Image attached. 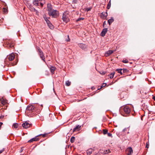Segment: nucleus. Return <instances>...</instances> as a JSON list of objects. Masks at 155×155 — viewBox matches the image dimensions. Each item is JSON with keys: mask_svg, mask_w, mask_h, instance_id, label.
Segmentation results:
<instances>
[{"mask_svg": "<svg viewBox=\"0 0 155 155\" xmlns=\"http://www.w3.org/2000/svg\"><path fill=\"white\" fill-rule=\"evenodd\" d=\"M93 152V150L91 149H88L87 151V153L88 154H91Z\"/></svg>", "mask_w": 155, "mask_h": 155, "instance_id": "23", "label": "nucleus"}, {"mask_svg": "<svg viewBox=\"0 0 155 155\" xmlns=\"http://www.w3.org/2000/svg\"><path fill=\"white\" fill-rule=\"evenodd\" d=\"M107 33V28H104L101 33V35L102 37L105 36V34Z\"/></svg>", "mask_w": 155, "mask_h": 155, "instance_id": "16", "label": "nucleus"}, {"mask_svg": "<svg viewBox=\"0 0 155 155\" xmlns=\"http://www.w3.org/2000/svg\"><path fill=\"white\" fill-rule=\"evenodd\" d=\"M75 140V137H72L70 139V141L71 143H73L74 142Z\"/></svg>", "mask_w": 155, "mask_h": 155, "instance_id": "26", "label": "nucleus"}, {"mask_svg": "<svg viewBox=\"0 0 155 155\" xmlns=\"http://www.w3.org/2000/svg\"><path fill=\"white\" fill-rule=\"evenodd\" d=\"M5 43L8 46L9 48H12L15 45L14 41L11 39H7Z\"/></svg>", "mask_w": 155, "mask_h": 155, "instance_id": "6", "label": "nucleus"}, {"mask_svg": "<svg viewBox=\"0 0 155 155\" xmlns=\"http://www.w3.org/2000/svg\"><path fill=\"white\" fill-rule=\"evenodd\" d=\"M32 104H33V105H34V104H36V107H35V110L36 109H39L43 107L42 104H41L40 105L38 104H37V103H34Z\"/></svg>", "mask_w": 155, "mask_h": 155, "instance_id": "17", "label": "nucleus"}, {"mask_svg": "<svg viewBox=\"0 0 155 155\" xmlns=\"http://www.w3.org/2000/svg\"><path fill=\"white\" fill-rule=\"evenodd\" d=\"M114 51L112 50H109L107 51V56H109L110 54H112Z\"/></svg>", "mask_w": 155, "mask_h": 155, "instance_id": "22", "label": "nucleus"}, {"mask_svg": "<svg viewBox=\"0 0 155 155\" xmlns=\"http://www.w3.org/2000/svg\"><path fill=\"white\" fill-rule=\"evenodd\" d=\"M49 27L51 29H52L53 28V26L52 25L51 23L48 25Z\"/></svg>", "mask_w": 155, "mask_h": 155, "instance_id": "28", "label": "nucleus"}, {"mask_svg": "<svg viewBox=\"0 0 155 155\" xmlns=\"http://www.w3.org/2000/svg\"><path fill=\"white\" fill-rule=\"evenodd\" d=\"M107 135L109 137H110L111 138L112 137V134H111L110 133H108L107 132Z\"/></svg>", "mask_w": 155, "mask_h": 155, "instance_id": "34", "label": "nucleus"}, {"mask_svg": "<svg viewBox=\"0 0 155 155\" xmlns=\"http://www.w3.org/2000/svg\"><path fill=\"white\" fill-rule=\"evenodd\" d=\"M18 126V124L17 123L14 124L13 125V127L14 128H17Z\"/></svg>", "mask_w": 155, "mask_h": 155, "instance_id": "24", "label": "nucleus"}, {"mask_svg": "<svg viewBox=\"0 0 155 155\" xmlns=\"http://www.w3.org/2000/svg\"><path fill=\"white\" fill-rule=\"evenodd\" d=\"M108 152H110V150H108Z\"/></svg>", "mask_w": 155, "mask_h": 155, "instance_id": "54", "label": "nucleus"}, {"mask_svg": "<svg viewBox=\"0 0 155 155\" xmlns=\"http://www.w3.org/2000/svg\"><path fill=\"white\" fill-rule=\"evenodd\" d=\"M110 0L109 1V2L108 4L107 5V9H109L111 5V2H110Z\"/></svg>", "mask_w": 155, "mask_h": 155, "instance_id": "31", "label": "nucleus"}, {"mask_svg": "<svg viewBox=\"0 0 155 155\" xmlns=\"http://www.w3.org/2000/svg\"><path fill=\"white\" fill-rule=\"evenodd\" d=\"M106 25V21H104V22L103 24V27H104V26Z\"/></svg>", "mask_w": 155, "mask_h": 155, "instance_id": "42", "label": "nucleus"}, {"mask_svg": "<svg viewBox=\"0 0 155 155\" xmlns=\"http://www.w3.org/2000/svg\"><path fill=\"white\" fill-rule=\"evenodd\" d=\"M122 62L124 63H127L128 62V61L127 60H123L122 61Z\"/></svg>", "mask_w": 155, "mask_h": 155, "instance_id": "40", "label": "nucleus"}, {"mask_svg": "<svg viewBox=\"0 0 155 155\" xmlns=\"http://www.w3.org/2000/svg\"><path fill=\"white\" fill-rule=\"evenodd\" d=\"M48 134V133H45L43 134H40L39 135V136L41 135H42L43 137H46V135H47Z\"/></svg>", "mask_w": 155, "mask_h": 155, "instance_id": "30", "label": "nucleus"}, {"mask_svg": "<svg viewBox=\"0 0 155 155\" xmlns=\"http://www.w3.org/2000/svg\"><path fill=\"white\" fill-rule=\"evenodd\" d=\"M15 58V55L14 54H12L9 55L7 57L8 58L9 61H11L13 60Z\"/></svg>", "mask_w": 155, "mask_h": 155, "instance_id": "11", "label": "nucleus"}, {"mask_svg": "<svg viewBox=\"0 0 155 155\" xmlns=\"http://www.w3.org/2000/svg\"><path fill=\"white\" fill-rule=\"evenodd\" d=\"M36 104H33L28 106L26 109V113L28 116L30 117L32 116V113L34 112L35 110V107Z\"/></svg>", "mask_w": 155, "mask_h": 155, "instance_id": "1", "label": "nucleus"}, {"mask_svg": "<svg viewBox=\"0 0 155 155\" xmlns=\"http://www.w3.org/2000/svg\"><path fill=\"white\" fill-rule=\"evenodd\" d=\"M114 74V73H111L109 75H108V76L109 77V78H110L111 79L113 78Z\"/></svg>", "mask_w": 155, "mask_h": 155, "instance_id": "25", "label": "nucleus"}, {"mask_svg": "<svg viewBox=\"0 0 155 155\" xmlns=\"http://www.w3.org/2000/svg\"><path fill=\"white\" fill-rule=\"evenodd\" d=\"M81 126L79 125H77L76 127H75L73 129V132L78 131L80 129Z\"/></svg>", "mask_w": 155, "mask_h": 155, "instance_id": "18", "label": "nucleus"}, {"mask_svg": "<svg viewBox=\"0 0 155 155\" xmlns=\"http://www.w3.org/2000/svg\"><path fill=\"white\" fill-rule=\"evenodd\" d=\"M114 21V18L112 17H111L110 19H109L107 21L109 25H110L112 23V22Z\"/></svg>", "mask_w": 155, "mask_h": 155, "instance_id": "20", "label": "nucleus"}, {"mask_svg": "<svg viewBox=\"0 0 155 155\" xmlns=\"http://www.w3.org/2000/svg\"><path fill=\"white\" fill-rule=\"evenodd\" d=\"M149 147V145L148 144V143H147V145L146 146V148H148Z\"/></svg>", "mask_w": 155, "mask_h": 155, "instance_id": "44", "label": "nucleus"}, {"mask_svg": "<svg viewBox=\"0 0 155 155\" xmlns=\"http://www.w3.org/2000/svg\"><path fill=\"white\" fill-rule=\"evenodd\" d=\"M33 12H35L36 14L37 15H38V13H39V12H38L37 10H36V9H35L34 11Z\"/></svg>", "mask_w": 155, "mask_h": 155, "instance_id": "38", "label": "nucleus"}, {"mask_svg": "<svg viewBox=\"0 0 155 155\" xmlns=\"http://www.w3.org/2000/svg\"><path fill=\"white\" fill-rule=\"evenodd\" d=\"M91 88L92 90H94L95 88V87H94L93 86L91 87Z\"/></svg>", "mask_w": 155, "mask_h": 155, "instance_id": "50", "label": "nucleus"}, {"mask_svg": "<svg viewBox=\"0 0 155 155\" xmlns=\"http://www.w3.org/2000/svg\"><path fill=\"white\" fill-rule=\"evenodd\" d=\"M4 150V149L0 150V153H2Z\"/></svg>", "mask_w": 155, "mask_h": 155, "instance_id": "45", "label": "nucleus"}, {"mask_svg": "<svg viewBox=\"0 0 155 155\" xmlns=\"http://www.w3.org/2000/svg\"><path fill=\"white\" fill-rule=\"evenodd\" d=\"M3 123L2 122H0V129H1V127Z\"/></svg>", "mask_w": 155, "mask_h": 155, "instance_id": "47", "label": "nucleus"}, {"mask_svg": "<svg viewBox=\"0 0 155 155\" xmlns=\"http://www.w3.org/2000/svg\"><path fill=\"white\" fill-rule=\"evenodd\" d=\"M48 14L49 16L54 18H56L59 16L58 11L54 9H52L51 11L48 12Z\"/></svg>", "mask_w": 155, "mask_h": 155, "instance_id": "2", "label": "nucleus"}, {"mask_svg": "<svg viewBox=\"0 0 155 155\" xmlns=\"http://www.w3.org/2000/svg\"><path fill=\"white\" fill-rule=\"evenodd\" d=\"M31 124L28 121H26L22 124V126L25 128H27L30 127Z\"/></svg>", "mask_w": 155, "mask_h": 155, "instance_id": "10", "label": "nucleus"}, {"mask_svg": "<svg viewBox=\"0 0 155 155\" xmlns=\"http://www.w3.org/2000/svg\"><path fill=\"white\" fill-rule=\"evenodd\" d=\"M7 103V101L3 97L0 99V106L5 105Z\"/></svg>", "mask_w": 155, "mask_h": 155, "instance_id": "9", "label": "nucleus"}, {"mask_svg": "<svg viewBox=\"0 0 155 155\" xmlns=\"http://www.w3.org/2000/svg\"><path fill=\"white\" fill-rule=\"evenodd\" d=\"M78 2V0H73V3L74 4L77 3Z\"/></svg>", "mask_w": 155, "mask_h": 155, "instance_id": "39", "label": "nucleus"}, {"mask_svg": "<svg viewBox=\"0 0 155 155\" xmlns=\"http://www.w3.org/2000/svg\"><path fill=\"white\" fill-rule=\"evenodd\" d=\"M7 9L5 8H3V12H5V13H6L7 12Z\"/></svg>", "mask_w": 155, "mask_h": 155, "instance_id": "41", "label": "nucleus"}, {"mask_svg": "<svg viewBox=\"0 0 155 155\" xmlns=\"http://www.w3.org/2000/svg\"><path fill=\"white\" fill-rule=\"evenodd\" d=\"M95 155H98V153H97Z\"/></svg>", "mask_w": 155, "mask_h": 155, "instance_id": "55", "label": "nucleus"}, {"mask_svg": "<svg viewBox=\"0 0 155 155\" xmlns=\"http://www.w3.org/2000/svg\"><path fill=\"white\" fill-rule=\"evenodd\" d=\"M103 133L104 135L107 134V129H104L103 130Z\"/></svg>", "mask_w": 155, "mask_h": 155, "instance_id": "35", "label": "nucleus"}, {"mask_svg": "<svg viewBox=\"0 0 155 155\" xmlns=\"http://www.w3.org/2000/svg\"><path fill=\"white\" fill-rule=\"evenodd\" d=\"M45 0H35L33 2V4L36 6H39L42 7L43 5L45 3Z\"/></svg>", "mask_w": 155, "mask_h": 155, "instance_id": "3", "label": "nucleus"}, {"mask_svg": "<svg viewBox=\"0 0 155 155\" xmlns=\"http://www.w3.org/2000/svg\"><path fill=\"white\" fill-rule=\"evenodd\" d=\"M35 9V8L33 7L32 6H31L30 7V10L32 12H34Z\"/></svg>", "mask_w": 155, "mask_h": 155, "instance_id": "32", "label": "nucleus"}, {"mask_svg": "<svg viewBox=\"0 0 155 155\" xmlns=\"http://www.w3.org/2000/svg\"><path fill=\"white\" fill-rule=\"evenodd\" d=\"M126 130H127V128H124V129H123V131H125Z\"/></svg>", "mask_w": 155, "mask_h": 155, "instance_id": "52", "label": "nucleus"}, {"mask_svg": "<svg viewBox=\"0 0 155 155\" xmlns=\"http://www.w3.org/2000/svg\"><path fill=\"white\" fill-rule=\"evenodd\" d=\"M2 117L0 116V118H2V117Z\"/></svg>", "mask_w": 155, "mask_h": 155, "instance_id": "53", "label": "nucleus"}, {"mask_svg": "<svg viewBox=\"0 0 155 155\" xmlns=\"http://www.w3.org/2000/svg\"><path fill=\"white\" fill-rule=\"evenodd\" d=\"M122 112H124L126 114H129L130 112V108L127 105L124 106L123 107H122L120 109V110Z\"/></svg>", "mask_w": 155, "mask_h": 155, "instance_id": "5", "label": "nucleus"}, {"mask_svg": "<svg viewBox=\"0 0 155 155\" xmlns=\"http://www.w3.org/2000/svg\"><path fill=\"white\" fill-rule=\"evenodd\" d=\"M127 154L128 155H131L133 153V150L131 147H129L127 150Z\"/></svg>", "mask_w": 155, "mask_h": 155, "instance_id": "13", "label": "nucleus"}, {"mask_svg": "<svg viewBox=\"0 0 155 155\" xmlns=\"http://www.w3.org/2000/svg\"><path fill=\"white\" fill-rule=\"evenodd\" d=\"M100 74H101L102 75H104L106 73V72H105V71H101L100 72Z\"/></svg>", "mask_w": 155, "mask_h": 155, "instance_id": "37", "label": "nucleus"}, {"mask_svg": "<svg viewBox=\"0 0 155 155\" xmlns=\"http://www.w3.org/2000/svg\"><path fill=\"white\" fill-rule=\"evenodd\" d=\"M43 18H44V19H45V20L46 21V22H47V21L49 20H48V18L46 16V15L45 14H44V15H43Z\"/></svg>", "mask_w": 155, "mask_h": 155, "instance_id": "27", "label": "nucleus"}, {"mask_svg": "<svg viewBox=\"0 0 155 155\" xmlns=\"http://www.w3.org/2000/svg\"><path fill=\"white\" fill-rule=\"evenodd\" d=\"M71 82L68 81H66L65 85L67 86H69L71 84Z\"/></svg>", "mask_w": 155, "mask_h": 155, "instance_id": "29", "label": "nucleus"}, {"mask_svg": "<svg viewBox=\"0 0 155 155\" xmlns=\"http://www.w3.org/2000/svg\"><path fill=\"white\" fill-rule=\"evenodd\" d=\"M55 69L56 68L55 67L51 66L50 68L51 71L52 73L53 74Z\"/></svg>", "mask_w": 155, "mask_h": 155, "instance_id": "21", "label": "nucleus"}, {"mask_svg": "<svg viewBox=\"0 0 155 155\" xmlns=\"http://www.w3.org/2000/svg\"><path fill=\"white\" fill-rule=\"evenodd\" d=\"M37 51L38 52V54H39L40 57L44 61H45V58L44 56L43 55V53L41 50L40 49V48L38 47H37Z\"/></svg>", "mask_w": 155, "mask_h": 155, "instance_id": "7", "label": "nucleus"}, {"mask_svg": "<svg viewBox=\"0 0 155 155\" xmlns=\"http://www.w3.org/2000/svg\"><path fill=\"white\" fill-rule=\"evenodd\" d=\"M84 19V18H78V19L77 20H76V21H80L81 20H83Z\"/></svg>", "mask_w": 155, "mask_h": 155, "instance_id": "33", "label": "nucleus"}, {"mask_svg": "<svg viewBox=\"0 0 155 155\" xmlns=\"http://www.w3.org/2000/svg\"><path fill=\"white\" fill-rule=\"evenodd\" d=\"M153 100H154V101H155V96L153 97Z\"/></svg>", "mask_w": 155, "mask_h": 155, "instance_id": "51", "label": "nucleus"}, {"mask_svg": "<svg viewBox=\"0 0 155 155\" xmlns=\"http://www.w3.org/2000/svg\"><path fill=\"white\" fill-rule=\"evenodd\" d=\"M47 9L48 12H49L50 11H51L52 10V8L50 4H48Z\"/></svg>", "mask_w": 155, "mask_h": 155, "instance_id": "19", "label": "nucleus"}, {"mask_svg": "<svg viewBox=\"0 0 155 155\" xmlns=\"http://www.w3.org/2000/svg\"><path fill=\"white\" fill-rule=\"evenodd\" d=\"M101 17L103 19H106L107 18V11L102 12L101 15Z\"/></svg>", "mask_w": 155, "mask_h": 155, "instance_id": "14", "label": "nucleus"}, {"mask_svg": "<svg viewBox=\"0 0 155 155\" xmlns=\"http://www.w3.org/2000/svg\"><path fill=\"white\" fill-rule=\"evenodd\" d=\"M102 87H101V86L100 87H98V90H99L101 89Z\"/></svg>", "mask_w": 155, "mask_h": 155, "instance_id": "48", "label": "nucleus"}, {"mask_svg": "<svg viewBox=\"0 0 155 155\" xmlns=\"http://www.w3.org/2000/svg\"><path fill=\"white\" fill-rule=\"evenodd\" d=\"M68 15V13L67 11L64 12L63 14L62 19L66 23L69 21Z\"/></svg>", "mask_w": 155, "mask_h": 155, "instance_id": "4", "label": "nucleus"}, {"mask_svg": "<svg viewBox=\"0 0 155 155\" xmlns=\"http://www.w3.org/2000/svg\"><path fill=\"white\" fill-rule=\"evenodd\" d=\"M46 22L48 25V24H50L51 23V22H50V21L49 20H48V21H47V22Z\"/></svg>", "mask_w": 155, "mask_h": 155, "instance_id": "46", "label": "nucleus"}, {"mask_svg": "<svg viewBox=\"0 0 155 155\" xmlns=\"http://www.w3.org/2000/svg\"><path fill=\"white\" fill-rule=\"evenodd\" d=\"M78 45L80 48L83 49H85L87 47V46L86 45L82 43L79 44Z\"/></svg>", "mask_w": 155, "mask_h": 155, "instance_id": "15", "label": "nucleus"}, {"mask_svg": "<svg viewBox=\"0 0 155 155\" xmlns=\"http://www.w3.org/2000/svg\"><path fill=\"white\" fill-rule=\"evenodd\" d=\"M39 136V135H38L36 136L35 137L33 138L28 141L29 143L35 141H37L39 140V138H38V137Z\"/></svg>", "mask_w": 155, "mask_h": 155, "instance_id": "12", "label": "nucleus"}, {"mask_svg": "<svg viewBox=\"0 0 155 155\" xmlns=\"http://www.w3.org/2000/svg\"><path fill=\"white\" fill-rule=\"evenodd\" d=\"M107 85L106 83H104L102 84V85L101 86V87H105Z\"/></svg>", "mask_w": 155, "mask_h": 155, "instance_id": "36", "label": "nucleus"}, {"mask_svg": "<svg viewBox=\"0 0 155 155\" xmlns=\"http://www.w3.org/2000/svg\"><path fill=\"white\" fill-rule=\"evenodd\" d=\"M68 39H66V41H70V39L69 38V35L68 36Z\"/></svg>", "mask_w": 155, "mask_h": 155, "instance_id": "43", "label": "nucleus"}, {"mask_svg": "<svg viewBox=\"0 0 155 155\" xmlns=\"http://www.w3.org/2000/svg\"><path fill=\"white\" fill-rule=\"evenodd\" d=\"M91 10V8H87V11H90Z\"/></svg>", "mask_w": 155, "mask_h": 155, "instance_id": "49", "label": "nucleus"}, {"mask_svg": "<svg viewBox=\"0 0 155 155\" xmlns=\"http://www.w3.org/2000/svg\"><path fill=\"white\" fill-rule=\"evenodd\" d=\"M118 73H120L121 74H122L123 73H126L128 72V70L126 69H117L116 70Z\"/></svg>", "mask_w": 155, "mask_h": 155, "instance_id": "8", "label": "nucleus"}]
</instances>
